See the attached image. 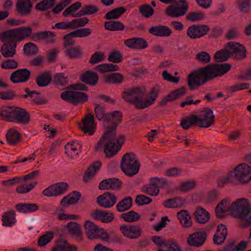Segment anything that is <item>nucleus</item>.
Returning <instances> with one entry per match:
<instances>
[{
  "mask_svg": "<svg viewBox=\"0 0 251 251\" xmlns=\"http://www.w3.org/2000/svg\"><path fill=\"white\" fill-rule=\"evenodd\" d=\"M195 59L202 64H207L211 61V57L206 51H201L197 54Z\"/></svg>",
  "mask_w": 251,
  "mask_h": 251,
  "instance_id": "obj_60",
  "label": "nucleus"
},
{
  "mask_svg": "<svg viewBox=\"0 0 251 251\" xmlns=\"http://www.w3.org/2000/svg\"><path fill=\"white\" fill-rule=\"evenodd\" d=\"M51 80V74L49 71H46L37 75L35 81L38 86L43 87L50 84Z\"/></svg>",
  "mask_w": 251,
  "mask_h": 251,
  "instance_id": "obj_30",
  "label": "nucleus"
},
{
  "mask_svg": "<svg viewBox=\"0 0 251 251\" xmlns=\"http://www.w3.org/2000/svg\"><path fill=\"white\" fill-rule=\"evenodd\" d=\"M151 34L159 37H169L172 33V29L168 26L159 25L157 26H152L149 29Z\"/></svg>",
  "mask_w": 251,
  "mask_h": 251,
  "instance_id": "obj_23",
  "label": "nucleus"
},
{
  "mask_svg": "<svg viewBox=\"0 0 251 251\" xmlns=\"http://www.w3.org/2000/svg\"><path fill=\"white\" fill-rule=\"evenodd\" d=\"M236 3L242 13L247 14L251 11V0H237Z\"/></svg>",
  "mask_w": 251,
  "mask_h": 251,
  "instance_id": "obj_53",
  "label": "nucleus"
},
{
  "mask_svg": "<svg viewBox=\"0 0 251 251\" xmlns=\"http://www.w3.org/2000/svg\"><path fill=\"white\" fill-rule=\"evenodd\" d=\"M142 191L148 195L155 196L158 194L159 189L158 188L157 186H155L152 181H151L150 184L143 186Z\"/></svg>",
  "mask_w": 251,
  "mask_h": 251,
  "instance_id": "obj_48",
  "label": "nucleus"
},
{
  "mask_svg": "<svg viewBox=\"0 0 251 251\" xmlns=\"http://www.w3.org/2000/svg\"><path fill=\"white\" fill-rule=\"evenodd\" d=\"M210 30L206 25H193L190 26L187 31V35L192 39H196L204 36Z\"/></svg>",
  "mask_w": 251,
  "mask_h": 251,
  "instance_id": "obj_12",
  "label": "nucleus"
},
{
  "mask_svg": "<svg viewBox=\"0 0 251 251\" xmlns=\"http://www.w3.org/2000/svg\"><path fill=\"white\" fill-rule=\"evenodd\" d=\"M30 75L31 72L26 68L18 69L11 74L10 80L14 83L25 82L28 80Z\"/></svg>",
  "mask_w": 251,
  "mask_h": 251,
  "instance_id": "obj_18",
  "label": "nucleus"
},
{
  "mask_svg": "<svg viewBox=\"0 0 251 251\" xmlns=\"http://www.w3.org/2000/svg\"><path fill=\"white\" fill-rule=\"evenodd\" d=\"M186 93L185 87L184 86H182L180 88L172 91L166 96V97L169 101H173L184 96Z\"/></svg>",
  "mask_w": 251,
  "mask_h": 251,
  "instance_id": "obj_46",
  "label": "nucleus"
},
{
  "mask_svg": "<svg viewBox=\"0 0 251 251\" xmlns=\"http://www.w3.org/2000/svg\"><path fill=\"white\" fill-rule=\"evenodd\" d=\"M98 7L94 5L88 4L84 5L81 10L79 11L76 14L72 15L73 17H79L81 16L93 15L99 11Z\"/></svg>",
  "mask_w": 251,
  "mask_h": 251,
  "instance_id": "obj_36",
  "label": "nucleus"
},
{
  "mask_svg": "<svg viewBox=\"0 0 251 251\" xmlns=\"http://www.w3.org/2000/svg\"><path fill=\"white\" fill-rule=\"evenodd\" d=\"M0 117L5 121L24 125H27L30 121V114L25 109L12 106H2Z\"/></svg>",
  "mask_w": 251,
  "mask_h": 251,
  "instance_id": "obj_5",
  "label": "nucleus"
},
{
  "mask_svg": "<svg viewBox=\"0 0 251 251\" xmlns=\"http://www.w3.org/2000/svg\"><path fill=\"white\" fill-rule=\"evenodd\" d=\"M18 96L12 90L0 91V99L2 100H13L15 97H18Z\"/></svg>",
  "mask_w": 251,
  "mask_h": 251,
  "instance_id": "obj_64",
  "label": "nucleus"
},
{
  "mask_svg": "<svg viewBox=\"0 0 251 251\" xmlns=\"http://www.w3.org/2000/svg\"><path fill=\"white\" fill-rule=\"evenodd\" d=\"M122 117V113L120 111L115 110L112 113H108L106 121L112 123L113 125H116L117 127V126L121 123Z\"/></svg>",
  "mask_w": 251,
  "mask_h": 251,
  "instance_id": "obj_40",
  "label": "nucleus"
},
{
  "mask_svg": "<svg viewBox=\"0 0 251 251\" xmlns=\"http://www.w3.org/2000/svg\"><path fill=\"white\" fill-rule=\"evenodd\" d=\"M238 199L229 204V201L228 199L225 198L222 200L215 208L216 215L218 218H223L225 217L224 215L227 212H230L231 215L233 216V211L235 208L234 205H237Z\"/></svg>",
  "mask_w": 251,
  "mask_h": 251,
  "instance_id": "obj_10",
  "label": "nucleus"
},
{
  "mask_svg": "<svg viewBox=\"0 0 251 251\" xmlns=\"http://www.w3.org/2000/svg\"><path fill=\"white\" fill-rule=\"evenodd\" d=\"M126 46L133 49H144L148 47L147 41L142 38L134 37L126 40L124 42Z\"/></svg>",
  "mask_w": 251,
  "mask_h": 251,
  "instance_id": "obj_22",
  "label": "nucleus"
},
{
  "mask_svg": "<svg viewBox=\"0 0 251 251\" xmlns=\"http://www.w3.org/2000/svg\"><path fill=\"white\" fill-rule=\"evenodd\" d=\"M139 12L143 16L148 18L153 14L154 9L149 4H146L140 7Z\"/></svg>",
  "mask_w": 251,
  "mask_h": 251,
  "instance_id": "obj_63",
  "label": "nucleus"
},
{
  "mask_svg": "<svg viewBox=\"0 0 251 251\" xmlns=\"http://www.w3.org/2000/svg\"><path fill=\"white\" fill-rule=\"evenodd\" d=\"M199 116L197 115H191L181 120L180 126L184 129H188L192 125L199 126Z\"/></svg>",
  "mask_w": 251,
  "mask_h": 251,
  "instance_id": "obj_35",
  "label": "nucleus"
},
{
  "mask_svg": "<svg viewBox=\"0 0 251 251\" xmlns=\"http://www.w3.org/2000/svg\"><path fill=\"white\" fill-rule=\"evenodd\" d=\"M237 205H234L233 217L248 223L247 226L251 224V206L248 200L245 198L238 199Z\"/></svg>",
  "mask_w": 251,
  "mask_h": 251,
  "instance_id": "obj_7",
  "label": "nucleus"
},
{
  "mask_svg": "<svg viewBox=\"0 0 251 251\" xmlns=\"http://www.w3.org/2000/svg\"><path fill=\"white\" fill-rule=\"evenodd\" d=\"M122 182L119 178H109L102 180L99 184L100 190L119 189L121 187Z\"/></svg>",
  "mask_w": 251,
  "mask_h": 251,
  "instance_id": "obj_21",
  "label": "nucleus"
},
{
  "mask_svg": "<svg viewBox=\"0 0 251 251\" xmlns=\"http://www.w3.org/2000/svg\"><path fill=\"white\" fill-rule=\"evenodd\" d=\"M196 221L200 224H205L209 220V213L203 208L198 206L194 213Z\"/></svg>",
  "mask_w": 251,
  "mask_h": 251,
  "instance_id": "obj_29",
  "label": "nucleus"
},
{
  "mask_svg": "<svg viewBox=\"0 0 251 251\" xmlns=\"http://www.w3.org/2000/svg\"><path fill=\"white\" fill-rule=\"evenodd\" d=\"M116 126L112 125L107 128L106 132L103 134L102 138L106 140V142L116 143Z\"/></svg>",
  "mask_w": 251,
  "mask_h": 251,
  "instance_id": "obj_45",
  "label": "nucleus"
},
{
  "mask_svg": "<svg viewBox=\"0 0 251 251\" xmlns=\"http://www.w3.org/2000/svg\"><path fill=\"white\" fill-rule=\"evenodd\" d=\"M117 200L115 195L109 192H105L97 198L98 204L105 208L112 207L116 203Z\"/></svg>",
  "mask_w": 251,
  "mask_h": 251,
  "instance_id": "obj_13",
  "label": "nucleus"
},
{
  "mask_svg": "<svg viewBox=\"0 0 251 251\" xmlns=\"http://www.w3.org/2000/svg\"><path fill=\"white\" fill-rule=\"evenodd\" d=\"M116 143L106 142L104 148V152L107 158H111L115 155L119 150L115 148Z\"/></svg>",
  "mask_w": 251,
  "mask_h": 251,
  "instance_id": "obj_50",
  "label": "nucleus"
},
{
  "mask_svg": "<svg viewBox=\"0 0 251 251\" xmlns=\"http://www.w3.org/2000/svg\"><path fill=\"white\" fill-rule=\"evenodd\" d=\"M37 182H32L29 184H24L17 187L16 191L19 193L25 194L31 191L37 184Z\"/></svg>",
  "mask_w": 251,
  "mask_h": 251,
  "instance_id": "obj_61",
  "label": "nucleus"
},
{
  "mask_svg": "<svg viewBox=\"0 0 251 251\" xmlns=\"http://www.w3.org/2000/svg\"><path fill=\"white\" fill-rule=\"evenodd\" d=\"M199 116V126L200 127L207 128L210 126L215 121L213 111L207 108L201 111V113L197 115Z\"/></svg>",
  "mask_w": 251,
  "mask_h": 251,
  "instance_id": "obj_14",
  "label": "nucleus"
},
{
  "mask_svg": "<svg viewBox=\"0 0 251 251\" xmlns=\"http://www.w3.org/2000/svg\"><path fill=\"white\" fill-rule=\"evenodd\" d=\"M132 198L129 196L121 201L116 205V209L118 212H124L129 209L132 205Z\"/></svg>",
  "mask_w": 251,
  "mask_h": 251,
  "instance_id": "obj_41",
  "label": "nucleus"
},
{
  "mask_svg": "<svg viewBox=\"0 0 251 251\" xmlns=\"http://www.w3.org/2000/svg\"><path fill=\"white\" fill-rule=\"evenodd\" d=\"M53 82L55 85L61 86H66L68 84L67 77H65L63 73L55 74Z\"/></svg>",
  "mask_w": 251,
  "mask_h": 251,
  "instance_id": "obj_58",
  "label": "nucleus"
},
{
  "mask_svg": "<svg viewBox=\"0 0 251 251\" xmlns=\"http://www.w3.org/2000/svg\"><path fill=\"white\" fill-rule=\"evenodd\" d=\"M251 180V167L246 163L238 164L226 176L218 182L219 187H223L228 183L247 184Z\"/></svg>",
  "mask_w": 251,
  "mask_h": 251,
  "instance_id": "obj_4",
  "label": "nucleus"
},
{
  "mask_svg": "<svg viewBox=\"0 0 251 251\" xmlns=\"http://www.w3.org/2000/svg\"><path fill=\"white\" fill-rule=\"evenodd\" d=\"M160 251H182V249L176 241L169 239L167 244L161 248Z\"/></svg>",
  "mask_w": 251,
  "mask_h": 251,
  "instance_id": "obj_51",
  "label": "nucleus"
},
{
  "mask_svg": "<svg viewBox=\"0 0 251 251\" xmlns=\"http://www.w3.org/2000/svg\"><path fill=\"white\" fill-rule=\"evenodd\" d=\"M104 27L110 31H122L125 29L124 25L118 21H106L104 23Z\"/></svg>",
  "mask_w": 251,
  "mask_h": 251,
  "instance_id": "obj_42",
  "label": "nucleus"
},
{
  "mask_svg": "<svg viewBox=\"0 0 251 251\" xmlns=\"http://www.w3.org/2000/svg\"><path fill=\"white\" fill-rule=\"evenodd\" d=\"M230 52V57L241 59L246 57L247 50L246 48L238 43L230 42L227 43Z\"/></svg>",
  "mask_w": 251,
  "mask_h": 251,
  "instance_id": "obj_16",
  "label": "nucleus"
},
{
  "mask_svg": "<svg viewBox=\"0 0 251 251\" xmlns=\"http://www.w3.org/2000/svg\"><path fill=\"white\" fill-rule=\"evenodd\" d=\"M107 59L109 62L119 63L123 60V55L119 51H113L109 54Z\"/></svg>",
  "mask_w": 251,
  "mask_h": 251,
  "instance_id": "obj_62",
  "label": "nucleus"
},
{
  "mask_svg": "<svg viewBox=\"0 0 251 251\" xmlns=\"http://www.w3.org/2000/svg\"><path fill=\"white\" fill-rule=\"evenodd\" d=\"M189 8V5L186 0H179L176 4L167 7L166 14L171 17H178L184 15Z\"/></svg>",
  "mask_w": 251,
  "mask_h": 251,
  "instance_id": "obj_9",
  "label": "nucleus"
},
{
  "mask_svg": "<svg viewBox=\"0 0 251 251\" xmlns=\"http://www.w3.org/2000/svg\"><path fill=\"white\" fill-rule=\"evenodd\" d=\"M120 230L124 236L132 239L138 238L141 236L142 232L141 228L137 225L122 226Z\"/></svg>",
  "mask_w": 251,
  "mask_h": 251,
  "instance_id": "obj_17",
  "label": "nucleus"
},
{
  "mask_svg": "<svg viewBox=\"0 0 251 251\" xmlns=\"http://www.w3.org/2000/svg\"><path fill=\"white\" fill-rule=\"evenodd\" d=\"M81 148L82 145L80 143L73 141L71 144L68 143L65 145V153L71 158H74L78 155Z\"/></svg>",
  "mask_w": 251,
  "mask_h": 251,
  "instance_id": "obj_27",
  "label": "nucleus"
},
{
  "mask_svg": "<svg viewBox=\"0 0 251 251\" xmlns=\"http://www.w3.org/2000/svg\"><path fill=\"white\" fill-rule=\"evenodd\" d=\"M55 36L54 32L49 31H42L33 33L31 40L42 41L46 40L49 43H53L55 39L53 38Z\"/></svg>",
  "mask_w": 251,
  "mask_h": 251,
  "instance_id": "obj_26",
  "label": "nucleus"
},
{
  "mask_svg": "<svg viewBox=\"0 0 251 251\" xmlns=\"http://www.w3.org/2000/svg\"><path fill=\"white\" fill-rule=\"evenodd\" d=\"M147 93L144 87H132L125 90L122 98L126 102L134 104L137 109H143L154 103L158 96V92L154 87L149 92V96L144 100Z\"/></svg>",
  "mask_w": 251,
  "mask_h": 251,
  "instance_id": "obj_3",
  "label": "nucleus"
},
{
  "mask_svg": "<svg viewBox=\"0 0 251 251\" xmlns=\"http://www.w3.org/2000/svg\"><path fill=\"white\" fill-rule=\"evenodd\" d=\"M79 128L84 133L92 135L94 133V117L91 113L86 115L82 121L78 123Z\"/></svg>",
  "mask_w": 251,
  "mask_h": 251,
  "instance_id": "obj_15",
  "label": "nucleus"
},
{
  "mask_svg": "<svg viewBox=\"0 0 251 251\" xmlns=\"http://www.w3.org/2000/svg\"><path fill=\"white\" fill-rule=\"evenodd\" d=\"M186 18L189 21L196 22L204 19L205 16L202 12H190L187 14Z\"/></svg>",
  "mask_w": 251,
  "mask_h": 251,
  "instance_id": "obj_57",
  "label": "nucleus"
},
{
  "mask_svg": "<svg viewBox=\"0 0 251 251\" xmlns=\"http://www.w3.org/2000/svg\"><path fill=\"white\" fill-rule=\"evenodd\" d=\"M60 98L70 103L76 105L87 101L88 96L87 94L75 91H65L61 93Z\"/></svg>",
  "mask_w": 251,
  "mask_h": 251,
  "instance_id": "obj_8",
  "label": "nucleus"
},
{
  "mask_svg": "<svg viewBox=\"0 0 251 251\" xmlns=\"http://www.w3.org/2000/svg\"><path fill=\"white\" fill-rule=\"evenodd\" d=\"M101 166V163L100 161L94 162L87 169L83 176V180L85 182L89 181L96 174V173L100 169Z\"/></svg>",
  "mask_w": 251,
  "mask_h": 251,
  "instance_id": "obj_33",
  "label": "nucleus"
},
{
  "mask_svg": "<svg viewBox=\"0 0 251 251\" xmlns=\"http://www.w3.org/2000/svg\"><path fill=\"white\" fill-rule=\"evenodd\" d=\"M120 166L126 176H132L138 173L140 164L133 153L127 152L123 156Z\"/></svg>",
  "mask_w": 251,
  "mask_h": 251,
  "instance_id": "obj_6",
  "label": "nucleus"
},
{
  "mask_svg": "<svg viewBox=\"0 0 251 251\" xmlns=\"http://www.w3.org/2000/svg\"><path fill=\"white\" fill-rule=\"evenodd\" d=\"M66 227L72 235L76 237H79L81 235L80 226L77 223L70 222L67 224Z\"/></svg>",
  "mask_w": 251,
  "mask_h": 251,
  "instance_id": "obj_49",
  "label": "nucleus"
},
{
  "mask_svg": "<svg viewBox=\"0 0 251 251\" xmlns=\"http://www.w3.org/2000/svg\"><path fill=\"white\" fill-rule=\"evenodd\" d=\"M55 0H42L35 6V9L44 11L52 7L55 4Z\"/></svg>",
  "mask_w": 251,
  "mask_h": 251,
  "instance_id": "obj_55",
  "label": "nucleus"
},
{
  "mask_svg": "<svg viewBox=\"0 0 251 251\" xmlns=\"http://www.w3.org/2000/svg\"><path fill=\"white\" fill-rule=\"evenodd\" d=\"M81 197L79 192L74 191L73 193L64 197L60 201V205L62 207L76 203Z\"/></svg>",
  "mask_w": 251,
  "mask_h": 251,
  "instance_id": "obj_31",
  "label": "nucleus"
},
{
  "mask_svg": "<svg viewBox=\"0 0 251 251\" xmlns=\"http://www.w3.org/2000/svg\"><path fill=\"white\" fill-rule=\"evenodd\" d=\"M32 29L30 26H23L5 30L0 33V40L3 43L0 52L5 58L13 57L16 52L17 43L27 38L31 40Z\"/></svg>",
  "mask_w": 251,
  "mask_h": 251,
  "instance_id": "obj_1",
  "label": "nucleus"
},
{
  "mask_svg": "<svg viewBox=\"0 0 251 251\" xmlns=\"http://www.w3.org/2000/svg\"><path fill=\"white\" fill-rule=\"evenodd\" d=\"M176 217L183 227H189L191 226L192 222L191 216L187 210H182L176 214Z\"/></svg>",
  "mask_w": 251,
  "mask_h": 251,
  "instance_id": "obj_32",
  "label": "nucleus"
},
{
  "mask_svg": "<svg viewBox=\"0 0 251 251\" xmlns=\"http://www.w3.org/2000/svg\"><path fill=\"white\" fill-rule=\"evenodd\" d=\"M7 143L11 145H15L21 140V134L16 129H9L6 135Z\"/></svg>",
  "mask_w": 251,
  "mask_h": 251,
  "instance_id": "obj_38",
  "label": "nucleus"
},
{
  "mask_svg": "<svg viewBox=\"0 0 251 251\" xmlns=\"http://www.w3.org/2000/svg\"><path fill=\"white\" fill-rule=\"evenodd\" d=\"M227 43L226 44L225 47L220 50L217 51L214 54V59L217 62H222L226 61L230 57V52L229 51V48H227Z\"/></svg>",
  "mask_w": 251,
  "mask_h": 251,
  "instance_id": "obj_37",
  "label": "nucleus"
},
{
  "mask_svg": "<svg viewBox=\"0 0 251 251\" xmlns=\"http://www.w3.org/2000/svg\"><path fill=\"white\" fill-rule=\"evenodd\" d=\"M54 236V233L52 231H48L45 234L41 236L38 241V245L44 247L50 243Z\"/></svg>",
  "mask_w": 251,
  "mask_h": 251,
  "instance_id": "obj_56",
  "label": "nucleus"
},
{
  "mask_svg": "<svg viewBox=\"0 0 251 251\" xmlns=\"http://www.w3.org/2000/svg\"><path fill=\"white\" fill-rule=\"evenodd\" d=\"M120 218L125 222L131 223L138 221L140 219V216L139 213L131 210L128 212L122 213Z\"/></svg>",
  "mask_w": 251,
  "mask_h": 251,
  "instance_id": "obj_47",
  "label": "nucleus"
},
{
  "mask_svg": "<svg viewBox=\"0 0 251 251\" xmlns=\"http://www.w3.org/2000/svg\"><path fill=\"white\" fill-rule=\"evenodd\" d=\"M65 55L71 59L81 58L82 54V49L79 46L69 48L65 49Z\"/></svg>",
  "mask_w": 251,
  "mask_h": 251,
  "instance_id": "obj_44",
  "label": "nucleus"
},
{
  "mask_svg": "<svg viewBox=\"0 0 251 251\" xmlns=\"http://www.w3.org/2000/svg\"><path fill=\"white\" fill-rule=\"evenodd\" d=\"M15 208L19 212L30 213L36 211L39 207L36 203H19L15 205Z\"/></svg>",
  "mask_w": 251,
  "mask_h": 251,
  "instance_id": "obj_39",
  "label": "nucleus"
},
{
  "mask_svg": "<svg viewBox=\"0 0 251 251\" xmlns=\"http://www.w3.org/2000/svg\"><path fill=\"white\" fill-rule=\"evenodd\" d=\"M68 188V184L64 182H60L51 185L44 190L42 194L47 197H55L64 194Z\"/></svg>",
  "mask_w": 251,
  "mask_h": 251,
  "instance_id": "obj_11",
  "label": "nucleus"
},
{
  "mask_svg": "<svg viewBox=\"0 0 251 251\" xmlns=\"http://www.w3.org/2000/svg\"><path fill=\"white\" fill-rule=\"evenodd\" d=\"M126 11V9L124 7H118L107 12L104 18L106 20L116 19L119 18Z\"/></svg>",
  "mask_w": 251,
  "mask_h": 251,
  "instance_id": "obj_43",
  "label": "nucleus"
},
{
  "mask_svg": "<svg viewBox=\"0 0 251 251\" xmlns=\"http://www.w3.org/2000/svg\"><path fill=\"white\" fill-rule=\"evenodd\" d=\"M24 53L27 55H34L37 53L38 48L36 45L29 42L24 46L23 49Z\"/></svg>",
  "mask_w": 251,
  "mask_h": 251,
  "instance_id": "obj_59",
  "label": "nucleus"
},
{
  "mask_svg": "<svg viewBox=\"0 0 251 251\" xmlns=\"http://www.w3.org/2000/svg\"><path fill=\"white\" fill-rule=\"evenodd\" d=\"M79 79L85 84L95 86L98 82L99 76L97 73L91 71H87L81 74Z\"/></svg>",
  "mask_w": 251,
  "mask_h": 251,
  "instance_id": "obj_25",
  "label": "nucleus"
},
{
  "mask_svg": "<svg viewBox=\"0 0 251 251\" xmlns=\"http://www.w3.org/2000/svg\"><path fill=\"white\" fill-rule=\"evenodd\" d=\"M92 217L96 220L100 221L102 223L111 222L114 219L113 213L109 211L96 209L92 214Z\"/></svg>",
  "mask_w": 251,
  "mask_h": 251,
  "instance_id": "obj_20",
  "label": "nucleus"
},
{
  "mask_svg": "<svg viewBox=\"0 0 251 251\" xmlns=\"http://www.w3.org/2000/svg\"><path fill=\"white\" fill-rule=\"evenodd\" d=\"M94 104L95 105L94 111L97 119L99 121L104 120L106 121L108 113L105 112L104 106L98 103H94Z\"/></svg>",
  "mask_w": 251,
  "mask_h": 251,
  "instance_id": "obj_52",
  "label": "nucleus"
},
{
  "mask_svg": "<svg viewBox=\"0 0 251 251\" xmlns=\"http://www.w3.org/2000/svg\"><path fill=\"white\" fill-rule=\"evenodd\" d=\"M231 67L228 63H212L201 68L188 75V85L190 89H195L194 86H202L214 78L225 75L230 70Z\"/></svg>",
  "mask_w": 251,
  "mask_h": 251,
  "instance_id": "obj_2",
  "label": "nucleus"
},
{
  "mask_svg": "<svg viewBox=\"0 0 251 251\" xmlns=\"http://www.w3.org/2000/svg\"><path fill=\"white\" fill-rule=\"evenodd\" d=\"M207 235L204 232H197L190 234L187 238L188 245L193 247H199L205 242Z\"/></svg>",
  "mask_w": 251,
  "mask_h": 251,
  "instance_id": "obj_19",
  "label": "nucleus"
},
{
  "mask_svg": "<svg viewBox=\"0 0 251 251\" xmlns=\"http://www.w3.org/2000/svg\"><path fill=\"white\" fill-rule=\"evenodd\" d=\"M185 199L176 197L169 199L163 202V205L168 208H174L181 207L185 202Z\"/></svg>",
  "mask_w": 251,
  "mask_h": 251,
  "instance_id": "obj_34",
  "label": "nucleus"
},
{
  "mask_svg": "<svg viewBox=\"0 0 251 251\" xmlns=\"http://www.w3.org/2000/svg\"><path fill=\"white\" fill-rule=\"evenodd\" d=\"M2 225L11 226L15 222V212L9 211L2 216Z\"/></svg>",
  "mask_w": 251,
  "mask_h": 251,
  "instance_id": "obj_54",
  "label": "nucleus"
},
{
  "mask_svg": "<svg viewBox=\"0 0 251 251\" xmlns=\"http://www.w3.org/2000/svg\"><path fill=\"white\" fill-rule=\"evenodd\" d=\"M33 4L29 0H18L16 3V10L22 16H27L30 14Z\"/></svg>",
  "mask_w": 251,
  "mask_h": 251,
  "instance_id": "obj_24",
  "label": "nucleus"
},
{
  "mask_svg": "<svg viewBox=\"0 0 251 251\" xmlns=\"http://www.w3.org/2000/svg\"><path fill=\"white\" fill-rule=\"evenodd\" d=\"M100 80L106 84H121L124 80V77L121 74L114 73L102 75Z\"/></svg>",
  "mask_w": 251,
  "mask_h": 251,
  "instance_id": "obj_28",
  "label": "nucleus"
}]
</instances>
